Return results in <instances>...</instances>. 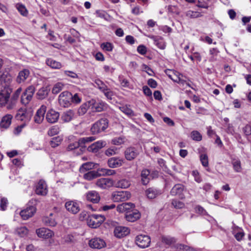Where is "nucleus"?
Returning a JSON list of instances; mask_svg holds the SVG:
<instances>
[{
	"label": "nucleus",
	"instance_id": "obj_1",
	"mask_svg": "<svg viewBox=\"0 0 251 251\" xmlns=\"http://www.w3.org/2000/svg\"><path fill=\"white\" fill-rule=\"evenodd\" d=\"M96 138L94 136L86 137L80 138L77 142L70 144L67 147L68 151H74L76 155L82 153L85 150L83 145L94 141Z\"/></svg>",
	"mask_w": 251,
	"mask_h": 251
},
{
	"label": "nucleus",
	"instance_id": "obj_2",
	"mask_svg": "<svg viewBox=\"0 0 251 251\" xmlns=\"http://www.w3.org/2000/svg\"><path fill=\"white\" fill-rule=\"evenodd\" d=\"M108 126V121L107 119L102 118L95 122L91 128L93 134H98L104 131Z\"/></svg>",
	"mask_w": 251,
	"mask_h": 251
},
{
	"label": "nucleus",
	"instance_id": "obj_3",
	"mask_svg": "<svg viewBox=\"0 0 251 251\" xmlns=\"http://www.w3.org/2000/svg\"><path fill=\"white\" fill-rule=\"evenodd\" d=\"M105 217L102 215L92 214L87 219V225L91 228H97L104 221Z\"/></svg>",
	"mask_w": 251,
	"mask_h": 251
},
{
	"label": "nucleus",
	"instance_id": "obj_4",
	"mask_svg": "<svg viewBox=\"0 0 251 251\" xmlns=\"http://www.w3.org/2000/svg\"><path fill=\"white\" fill-rule=\"evenodd\" d=\"M35 91V88L33 85L27 87L21 96V102L25 105L27 104L32 100Z\"/></svg>",
	"mask_w": 251,
	"mask_h": 251
},
{
	"label": "nucleus",
	"instance_id": "obj_5",
	"mask_svg": "<svg viewBox=\"0 0 251 251\" xmlns=\"http://www.w3.org/2000/svg\"><path fill=\"white\" fill-rule=\"evenodd\" d=\"M131 197L128 191H116L112 194L111 199L115 202H123L127 201Z\"/></svg>",
	"mask_w": 251,
	"mask_h": 251
},
{
	"label": "nucleus",
	"instance_id": "obj_6",
	"mask_svg": "<svg viewBox=\"0 0 251 251\" xmlns=\"http://www.w3.org/2000/svg\"><path fill=\"white\" fill-rule=\"evenodd\" d=\"M31 116V112L27 111L25 108H20L17 111L15 118L17 120L26 122L30 120Z\"/></svg>",
	"mask_w": 251,
	"mask_h": 251
},
{
	"label": "nucleus",
	"instance_id": "obj_7",
	"mask_svg": "<svg viewBox=\"0 0 251 251\" xmlns=\"http://www.w3.org/2000/svg\"><path fill=\"white\" fill-rule=\"evenodd\" d=\"M11 90L10 88H3L0 89V106L1 107L6 105L9 100Z\"/></svg>",
	"mask_w": 251,
	"mask_h": 251
},
{
	"label": "nucleus",
	"instance_id": "obj_8",
	"mask_svg": "<svg viewBox=\"0 0 251 251\" xmlns=\"http://www.w3.org/2000/svg\"><path fill=\"white\" fill-rule=\"evenodd\" d=\"M71 93L68 91L61 93L58 98L60 104L64 107H69L71 105Z\"/></svg>",
	"mask_w": 251,
	"mask_h": 251
},
{
	"label": "nucleus",
	"instance_id": "obj_9",
	"mask_svg": "<svg viewBox=\"0 0 251 251\" xmlns=\"http://www.w3.org/2000/svg\"><path fill=\"white\" fill-rule=\"evenodd\" d=\"M12 77L7 72H0V81L1 88H9V85L12 82Z\"/></svg>",
	"mask_w": 251,
	"mask_h": 251
},
{
	"label": "nucleus",
	"instance_id": "obj_10",
	"mask_svg": "<svg viewBox=\"0 0 251 251\" xmlns=\"http://www.w3.org/2000/svg\"><path fill=\"white\" fill-rule=\"evenodd\" d=\"M36 210L35 206L30 205L28 203L26 208L20 212V215L23 220H26L31 217L35 213Z\"/></svg>",
	"mask_w": 251,
	"mask_h": 251
},
{
	"label": "nucleus",
	"instance_id": "obj_11",
	"mask_svg": "<svg viewBox=\"0 0 251 251\" xmlns=\"http://www.w3.org/2000/svg\"><path fill=\"white\" fill-rule=\"evenodd\" d=\"M173 73L176 76V79H174V82H176L180 85H182L185 88H186L187 87L191 88L190 84L188 82H187L186 80L187 77L186 76H184L182 74L176 71H173Z\"/></svg>",
	"mask_w": 251,
	"mask_h": 251
},
{
	"label": "nucleus",
	"instance_id": "obj_12",
	"mask_svg": "<svg viewBox=\"0 0 251 251\" xmlns=\"http://www.w3.org/2000/svg\"><path fill=\"white\" fill-rule=\"evenodd\" d=\"M173 73L176 76V79H174V82H176L180 85H182L185 88H186L187 87L191 88L190 84L188 82H187L186 80L187 77L186 76H184L182 74L176 71H173Z\"/></svg>",
	"mask_w": 251,
	"mask_h": 251
},
{
	"label": "nucleus",
	"instance_id": "obj_13",
	"mask_svg": "<svg viewBox=\"0 0 251 251\" xmlns=\"http://www.w3.org/2000/svg\"><path fill=\"white\" fill-rule=\"evenodd\" d=\"M173 73L176 76V79H174V82H176L180 85H182L185 88H186L187 87L191 88L190 84L188 82H187L186 80L187 77L186 76H184L182 74L176 71H173Z\"/></svg>",
	"mask_w": 251,
	"mask_h": 251
},
{
	"label": "nucleus",
	"instance_id": "obj_14",
	"mask_svg": "<svg viewBox=\"0 0 251 251\" xmlns=\"http://www.w3.org/2000/svg\"><path fill=\"white\" fill-rule=\"evenodd\" d=\"M47 110V107L44 105H42L37 110L34 117V121L37 124H41L44 119L45 114Z\"/></svg>",
	"mask_w": 251,
	"mask_h": 251
},
{
	"label": "nucleus",
	"instance_id": "obj_15",
	"mask_svg": "<svg viewBox=\"0 0 251 251\" xmlns=\"http://www.w3.org/2000/svg\"><path fill=\"white\" fill-rule=\"evenodd\" d=\"M96 184L101 189H107L114 185L112 179L109 178H101L97 180Z\"/></svg>",
	"mask_w": 251,
	"mask_h": 251
},
{
	"label": "nucleus",
	"instance_id": "obj_16",
	"mask_svg": "<svg viewBox=\"0 0 251 251\" xmlns=\"http://www.w3.org/2000/svg\"><path fill=\"white\" fill-rule=\"evenodd\" d=\"M135 241L138 247L144 249L150 246L151 239L150 236H137Z\"/></svg>",
	"mask_w": 251,
	"mask_h": 251
},
{
	"label": "nucleus",
	"instance_id": "obj_17",
	"mask_svg": "<svg viewBox=\"0 0 251 251\" xmlns=\"http://www.w3.org/2000/svg\"><path fill=\"white\" fill-rule=\"evenodd\" d=\"M89 245L92 248L100 249L105 247L106 243L103 239L96 237L89 241Z\"/></svg>",
	"mask_w": 251,
	"mask_h": 251
},
{
	"label": "nucleus",
	"instance_id": "obj_18",
	"mask_svg": "<svg viewBox=\"0 0 251 251\" xmlns=\"http://www.w3.org/2000/svg\"><path fill=\"white\" fill-rule=\"evenodd\" d=\"M65 206L68 212L74 214H76L80 210L79 204L74 201H67Z\"/></svg>",
	"mask_w": 251,
	"mask_h": 251
},
{
	"label": "nucleus",
	"instance_id": "obj_19",
	"mask_svg": "<svg viewBox=\"0 0 251 251\" xmlns=\"http://www.w3.org/2000/svg\"><path fill=\"white\" fill-rule=\"evenodd\" d=\"M139 154L137 149L134 147L127 148L125 151V156L126 158L129 161L135 159Z\"/></svg>",
	"mask_w": 251,
	"mask_h": 251
},
{
	"label": "nucleus",
	"instance_id": "obj_20",
	"mask_svg": "<svg viewBox=\"0 0 251 251\" xmlns=\"http://www.w3.org/2000/svg\"><path fill=\"white\" fill-rule=\"evenodd\" d=\"M59 115V113L58 112L53 109H50L46 114V119L48 123L53 124L58 121Z\"/></svg>",
	"mask_w": 251,
	"mask_h": 251
},
{
	"label": "nucleus",
	"instance_id": "obj_21",
	"mask_svg": "<svg viewBox=\"0 0 251 251\" xmlns=\"http://www.w3.org/2000/svg\"><path fill=\"white\" fill-rule=\"evenodd\" d=\"M35 193L41 196H45L47 194V186L45 181L43 180L39 181L36 186Z\"/></svg>",
	"mask_w": 251,
	"mask_h": 251
},
{
	"label": "nucleus",
	"instance_id": "obj_22",
	"mask_svg": "<svg viewBox=\"0 0 251 251\" xmlns=\"http://www.w3.org/2000/svg\"><path fill=\"white\" fill-rule=\"evenodd\" d=\"M141 217L140 212L137 210L133 209L131 211L128 212L126 214V220L130 222H134L138 220Z\"/></svg>",
	"mask_w": 251,
	"mask_h": 251
},
{
	"label": "nucleus",
	"instance_id": "obj_23",
	"mask_svg": "<svg viewBox=\"0 0 251 251\" xmlns=\"http://www.w3.org/2000/svg\"><path fill=\"white\" fill-rule=\"evenodd\" d=\"M135 208L134 204L131 202H125L119 204L117 207V211L123 213L126 212V214Z\"/></svg>",
	"mask_w": 251,
	"mask_h": 251
},
{
	"label": "nucleus",
	"instance_id": "obj_24",
	"mask_svg": "<svg viewBox=\"0 0 251 251\" xmlns=\"http://www.w3.org/2000/svg\"><path fill=\"white\" fill-rule=\"evenodd\" d=\"M90 107L93 112H101L105 107V103L102 101L97 102L94 100H89Z\"/></svg>",
	"mask_w": 251,
	"mask_h": 251
},
{
	"label": "nucleus",
	"instance_id": "obj_25",
	"mask_svg": "<svg viewBox=\"0 0 251 251\" xmlns=\"http://www.w3.org/2000/svg\"><path fill=\"white\" fill-rule=\"evenodd\" d=\"M124 160L120 157H111L108 160V166L111 168H118L123 164Z\"/></svg>",
	"mask_w": 251,
	"mask_h": 251
},
{
	"label": "nucleus",
	"instance_id": "obj_26",
	"mask_svg": "<svg viewBox=\"0 0 251 251\" xmlns=\"http://www.w3.org/2000/svg\"><path fill=\"white\" fill-rule=\"evenodd\" d=\"M87 201L94 203H98L100 200V196L96 191H90L86 194Z\"/></svg>",
	"mask_w": 251,
	"mask_h": 251
},
{
	"label": "nucleus",
	"instance_id": "obj_27",
	"mask_svg": "<svg viewBox=\"0 0 251 251\" xmlns=\"http://www.w3.org/2000/svg\"><path fill=\"white\" fill-rule=\"evenodd\" d=\"M105 145V142L101 140L98 141L91 144L88 148V150L93 152H97L100 149L104 147Z\"/></svg>",
	"mask_w": 251,
	"mask_h": 251
},
{
	"label": "nucleus",
	"instance_id": "obj_28",
	"mask_svg": "<svg viewBox=\"0 0 251 251\" xmlns=\"http://www.w3.org/2000/svg\"><path fill=\"white\" fill-rule=\"evenodd\" d=\"M30 72L28 69H25L19 72L16 78L18 83H21L25 81L29 77Z\"/></svg>",
	"mask_w": 251,
	"mask_h": 251
},
{
	"label": "nucleus",
	"instance_id": "obj_29",
	"mask_svg": "<svg viewBox=\"0 0 251 251\" xmlns=\"http://www.w3.org/2000/svg\"><path fill=\"white\" fill-rule=\"evenodd\" d=\"M114 235H128L130 233V229L124 226H118L115 227Z\"/></svg>",
	"mask_w": 251,
	"mask_h": 251
},
{
	"label": "nucleus",
	"instance_id": "obj_30",
	"mask_svg": "<svg viewBox=\"0 0 251 251\" xmlns=\"http://www.w3.org/2000/svg\"><path fill=\"white\" fill-rule=\"evenodd\" d=\"M149 38L153 41L154 44L159 49L164 50L165 48L166 44L165 41L161 37L151 35L149 36Z\"/></svg>",
	"mask_w": 251,
	"mask_h": 251
},
{
	"label": "nucleus",
	"instance_id": "obj_31",
	"mask_svg": "<svg viewBox=\"0 0 251 251\" xmlns=\"http://www.w3.org/2000/svg\"><path fill=\"white\" fill-rule=\"evenodd\" d=\"M13 116L11 114H6L3 116L0 123L1 128L4 129L7 128L11 124V120Z\"/></svg>",
	"mask_w": 251,
	"mask_h": 251
},
{
	"label": "nucleus",
	"instance_id": "obj_32",
	"mask_svg": "<svg viewBox=\"0 0 251 251\" xmlns=\"http://www.w3.org/2000/svg\"><path fill=\"white\" fill-rule=\"evenodd\" d=\"M50 90L47 87H43L39 89L37 93V98L43 100L46 98L49 94Z\"/></svg>",
	"mask_w": 251,
	"mask_h": 251
},
{
	"label": "nucleus",
	"instance_id": "obj_33",
	"mask_svg": "<svg viewBox=\"0 0 251 251\" xmlns=\"http://www.w3.org/2000/svg\"><path fill=\"white\" fill-rule=\"evenodd\" d=\"M184 190V186L180 184L175 185L171 189L170 193L172 196L180 195Z\"/></svg>",
	"mask_w": 251,
	"mask_h": 251
},
{
	"label": "nucleus",
	"instance_id": "obj_34",
	"mask_svg": "<svg viewBox=\"0 0 251 251\" xmlns=\"http://www.w3.org/2000/svg\"><path fill=\"white\" fill-rule=\"evenodd\" d=\"M74 115V113L72 110H69L66 112H64L61 117V119L64 122H69L71 121Z\"/></svg>",
	"mask_w": 251,
	"mask_h": 251
},
{
	"label": "nucleus",
	"instance_id": "obj_35",
	"mask_svg": "<svg viewBox=\"0 0 251 251\" xmlns=\"http://www.w3.org/2000/svg\"><path fill=\"white\" fill-rule=\"evenodd\" d=\"M150 171L148 169L143 170L141 174V181L143 185H147L150 181Z\"/></svg>",
	"mask_w": 251,
	"mask_h": 251
},
{
	"label": "nucleus",
	"instance_id": "obj_36",
	"mask_svg": "<svg viewBox=\"0 0 251 251\" xmlns=\"http://www.w3.org/2000/svg\"><path fill=\"white\" fill-rule=\"evenodd\" d=\"M36 233L37 235H53L52 231L46 227H41L36 229Z\"/></svg>",
	"mask_w": 251,
	"mask_h": 251
},
{
	"label": "nucleus",
	"instance_id": "obj_37",
	"mask_svg": "<svg viewBox=\"0 0 251 251\" xmlns=\"http://www.w3.org/2000/svg\"><path fill=\"white\" fill-rule=\"evenodd\" d=\"M46 64L52 69H58L61 68V64L52 59L49 58L46 60Z\"/></svg>",
	"mask_w": 251,
	"mask_h": 251
},
{
	"label": "nucleus",
	"instance_id": "obj_38",
	"mask_svg": "<svg viewBox=\"0 0 251 251\" xmlns=\"http://www.w3.org/2000/svg\"><path fill=\"white\" fill-rule=\"evenodd\" d=\"M116 187L122 189L128 188L130 185V182L128 180L122 179L118 181L115 184Z\"/></svg>",
	"mask_w": 251,
	"mask_h": 251
},
{
	"label": "nucleus",
	"instance_id": "obj_39",
	"mask_svg": "<svg viewBox=\"0 0 251 251\" xmlns=\"http://www.w3.org/2000/svg\"><path fill=\"white\" fill-rule=\"evenodd\" d=\"M90 102L89 101L83 103L78 109L77 113L79 115L82 116L85 114L88 109L90 108Z\"/></svg>",
	"mask_w": 251,
	"mask_h": 251
},
{
	"label": "nucleus",
	"instance_id": "obj_40",
	"mask_svg": "<svg viewBox=\"0 0 251 251\" xmlns=\"http://www.w3.org/2000/svg\"><path fill=\"white\" fill-rule=\"evenodd\" d=\"M147 196L149 199H154L159 194V192L155 189L150 188L146 191Z\"/></svg>",
	"mask_w": 251,
	"mask_h": 251
},
{
	"label": "nucleus",
	"instance_id": "obj_41",
	"mask_svg": "<svg viewBox=\"0 0 251 251\" xmlns=\"http://www.w3.org/2000/svg\"><path fill=\"white\" fill-rule=\"evenodd\" d=\"M95 167V164L93 162H89L84 163L79 169L80 173H84L85 171L92 169Z\"/></svg>",
	"mask_w": 251,
	"mask_h": 251
},
{
	"label": "nucleus",
	"instance_id": "obj_42",
	"mask_svg": "<svg viewBox=\"0 0 251 251\" xmlns=\"http://www.w3.org/2000/svg\"><path fill=\"white\" fill-rule=\"evenodd\" d=\"M98 176V173L95 171H89L84 174L83 177L86 180H91Z\"/></svg>",
	"mask_w": 251,
	"mask_h": 251
},
{
	"label": "nucleus",
	"instance_id": "obj_43",
	"mask_svg": "<svg viewBox=\"0 0 251 251\" xmlns=\"http://www.w3.org/2000/svg\"><path fill=\"white\" fill-rule=\"evenodd\" d=\"M95 87L99 89L101 92L105 90L107 86L100 79H96L95 80Z\"/></svg>",
	"mask_w": 251,
	"mask_h": 251
},
{
	"label": "nucleus",
	"instance_id": "obj_44",
	"mask_svg": "<svg viewBox=\"0 0 251 251\" xmlns=\"http://www.w3.org/2000/svg\"><path fill=\"white\" fill-rule=\"evenodd\" d=\"M82 94L81 93H75L74 95L71 94V101L75 104H79L82 100Z\"/></svg>",
	"mask_w": 251,
	"mask_h": 251
},
{
	"label": "nucleus",
	"instance_id": "obj_45",
	"mask_svg": "<svg viewBox=\"0 0 251 251\" xmlns=\"http://www.w3.org/2000/svg\"><path fill=\"white\" fill-rule=\"evenodd\" d=\"M63 140V138L61 136L53 137L50 141V145L52 148H55L58 146Z\"/></svg>",
	"mask_w": 251,
	"mask_h": 251
},
{
	"label": "nucleus",
	"instance_id": "obj_46",
	"mask_svg": "<svg viewBox=\"0 0 251 251\" xmlns=\"http://www.w3.org/2000/svg\"><path fill=\"white\" fill-rule=\"evenodd\" d=\"M186 16L189 18H197L202 16L200 12L188 10L186 12Z\"/></svg>",
	"mask_w": 251,
	"mask_h": 251
},
{
	"label": "nucleus",
	"instance_id": "obj_47",
	"mask_svg": "<svg viewBox=\"0 0 251 251\" xmlns=\"http://www.w3.org/2000/svg\"><path fill=\"white\" fill-rule=\"evenodd\" d=\"M120 110L125 114L129 116H134V112L132 110L127 107V105H123L119 107Z\"/></svg>",
	"mask_w": 251,
	"mask_h": 251
},
{
	"label": "nucleus",
	"instance_id": "obj_48",
	"mask_svg": "<svg viewBox=\"0 0 251 251\" xmlns=\"http://www.w3.org/2000/svg\"><path fill=\"white\" fill-rule=\"evenodd\" d=\"M191 138L194 141H200L202 139V135L197 130H193L191 132Z\"/></svg>",
	"mask_w": 251,
	"mask_h": 251
},
{
	"label": "nucleus",
	"instance_id": "obj_49",
	"mask_svg": "<svg viewBox=\"0 0 251 251\" xmlns=\"http://www.w3.org/2000/svg\"><path fill=\"white\" fill-rule=\"evenodd\" d=\"M64 84L61 82H57L53 86L52 89V92L53 94H57L59 93L63 88Z\"/></svg>",
	"mask_w": 251,
	"mask_h": 251
},
{
	"label": "nucleus",
	"instance_id": "obj_50",
	"mask_svg": "<svg viewBox=\"0 0 251 251\" xmlns=\"http://www.w3.org/2000/svg\"><path fill=\"white\" fill-rule=\"evenodd\" d=\"M60 131L58 126H51L48 131V134L50 136H53L57 134Z\"/></svg>",
	"mask_w": 251,
	"mask_h": 251
},
{
	"label": "nucleus",
	"instance_id": "obj_51",
	"mask_svg": "<svg viewBox=\"0 0 251 251\" xmlns=\"http://www.w3.org/2000/svg\"><path fill=\"white\" fill-rule=\"evenodd\" d=\"M234 170L236 172H240L241 170V162L239 159H233L232 161Z\"/></svg>",
	"mask_w": 251,
	"mask_h": 251
},
{
	"label": "nucleus",
	"instance_id": "obj_52",
	"mask_svg": "<svg viewBox=\"0 0 251 251\" xmlns=\"http://www.w3.org/2000/svg\"><path fill=\"white\" fill-rule=\"evenodd\" d=\"M15 233L19 235H26L28 233V230L25 226H21L16 228Z\"/></svg>",
	"mask_w": 251,
	"mask_h": 251
},
{
	"label": "nucleus",
	"instance_id": "obj_53",
	"mask_svg": "<svg viewBox=\"0 0 251 251\" xmlns=\"http://www.w3.org/2000/svg\"><path fill=\"white\" fill-rule=\"evenodd\" d=\"M211 0H198L196 6L200 8L207 9L209 7L208 2Z\"/></svg>",
	"mask_w": 251,
	"mask_h": 251
},
{
	"label": "nucleus",
	"instance_id": "obj_54",
	"mask_svg": "<svg viewBox=\"0 0 251 251\" xmlns=\"http://www.w3.org/2000/svg\"><path fill=\"white\" fill-rule=\"evenodd\" d=\"M100 47L103 50L107 51H111L113 49V45L109 42L103 43L101 44Z\"/></svg>",
	"mask_w": 251,
	"mask_h": 251
},
{
	"label": "nucleus",
	"instance_id": "obj_55",
	"mask_svg": "<svg viewBox=\"0 0 251 251\" xmlns=\"http://www.w3.org/2000/svg\"><path fill=\"white\" fill-rule=\"evenodd\" d=\"M16 8L19 11V12L23 16H26L27 14V10L25 8V7L21 4V3H17L16 4Z\"/></svg>",
	"mask_w": 251,
	"mask_h": 251
},
{
	"label": "nucleus",
	"instance_id": "obj_56",
	"mask_svg": "<svg viewBox=\"0 0 251 251\" xmlns=\"http://www.w3.org/2000/svg\"><path fill=\"white\" fill-rule=\"evenodd\" d=\"M172 204L176 209H181L184 206V203L183 202L176 200H173L172 201Z\"/></svg>",
	"mask_w": 251,
	"mask_h": 251
},
{
	"label": "nucleus",
	"instance_id": "obj_57",
	"mask_svg": "<svg viewBox=\"0 0 251 251\" xmlns=\"http://www.w3.org/2000/svg\"><path fill=\"white\" fill-rule=\"evenodd\" d=\"M8 200L5 198H2L0 201V209L4 211L6 210L8 205Z\"/></svg>",
	"mask_w": 251,
	"mask_h": 251
},
{
	"label": "nucleus",
	"instance_id": "obj_58",
	"mask_svg": "<svg viewBox=\"0 0 251 251\" xmlns=\"http://www.w3.org/2000/svg\"><path fill=\"white\" fill-rule=\"evenodd\" d=\"M104 96L109 100H112V97L114 96V92L108 87L105 89V91L102 92Z\"/></svg>",
	"mask_w": 251,
	"mask_h": 251
},
{
	"label": "nucleus",
	"instance_id": "obj_59",
	"mask_svg": "<svg viewBox=\"0 0 251 251\" xmlns=\"http://www.w3.org/2000/svg\"><path fill=\"white\" fill-rule=\"evenodd\" d=\"M200 160L204 167H207L208 165V156L206 154H201L200 156Z\"/></svg>",
	"mask_w": 251,
	"mask_h": 251
},
{
	"label": "nucleus",
	"instance_id": "obj_60",
	"mask_svg": "<svg viewBox=\"0 0 251 251\" xmlns=\"http://www.w3.org/2000/svg\"><path fill=\"white\" fill-rule=\"evenodd\" d=\"M232 234L233 235H244L243 230L238 226H234L233 228Z\"/></svg>",
	"mask_w": 251,
	"mask_h": 251
},
{
	"label": "nucleus",
	"instance_id": "obj_61",
	"mask_svg": "<svg viewBox=\"0 0 251 251\" xmlns=\"http://www.w3.org/2000/svg\"><path fill=\"white\" fill-rule=\"evenodd\" d=\"M117 149L116 148H110L105 151V154L107 156H110L116 154Z\"/></svg>",
	"mask_w": 251,
	"mask_h": 251
},
{
	"label": "nucleus",
	"instance_id": "obj_62",
	"mask_svg": "<svg viewBox=\"0 0 251 251\" xmlns=\"http://www.w3.org/2000/svg\"><path fill=\"white\" fill-rule=\"evenodd\" d=\"M22 91V89L21 87H19V88H18L13 94L11 97V99L17 101V100L18 99L20 95L21 94Z\"/></svg>",
	"mask_w": 251,
	"mask_h": 251
},
{
	"label": "nucleus",
	"instance_id": "obj_63",
	"mask_svg": "<svg viewBox=\"0 0 251 251\" xmlns=\"http://www.w3.org/2000/svg\"><path fill=\"white\" fill-rule=\"evenodd\" d=\"M137 50L140 54L145 55L147 52V49L144 45H140L137 47Z\"/></svg>",
	"mask_w": 251,
	"mask_h": 251
},
{
	"label": "nucleus",
	"instance_id": "obj_64",
	"mask_svg": "<svg viewBox=\"0 0 251 251\" xmlns=\"http://www.w3.org/2000/svg\"><path fill=\"white\" fill-rule=\"evenodd\" d=\"M162 241L167 245H172L174 242V239L171 236H163Z\"/></svg>",
	"mask_w": 251,
	"mask_h": 251
}]
</instances>
